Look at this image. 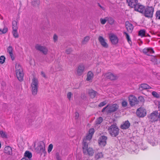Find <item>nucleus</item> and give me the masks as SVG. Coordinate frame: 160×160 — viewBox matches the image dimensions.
Wrapping results in <instances>:
<instances>
[{
  "instance_id": "obj_1",
  "label": "nucleus",
  "mask_w": 160,
  "mask_h": 160,
  "mask_svg": "<svg viewBox=\"0 0 160 160\" xmlns=\"http://www.w3.org/2000/svg\"><path fill=\"white\" fill-rule=\"evenodd\" d=\"M119 129L116 124H114L109 127L108 131L109 133L112 137H116L119 133Z\"/></svg>"
},
{
  "instance_id": "obj_2",
  "label": "nucleus",
  "mask_w": 160,
  "mask_h": 160,
  "mask_svg": "<svg viewBox=\"0 0 160 160\" xmlns=\"http://www.w3.org/2000/svg\"><path fill=\"white\" fill-rule=\"evenodd\" d=\"M142 52L143 53L148 56H152L151 61L154 64H157V59L156 58V57L151 55L154 53V51L152 48H145L143 50Z\"/></svg>"
},
{
  "instance_id": "obj_3",
  "label": "nucleus",
  "mask_w": 160,
  "mask_h": 160,
  "mask_svg": "<svg viewBox=\"0 0 160 160\" xmlns=\"http://www.w3.org/2000/svg\"><path fill=\"white\" fill-rule=\"evenodd\" d=\"M16 73V76L18 80L22 81L23 80L24 74L22 68L18 63H16L15 66Z\"/></svg>"
},
{
  "instance_id": "obj_4",
  "label": "nucleus",
  "mask_w": 160,
  "mask_h": 160,
  "mask_svg": "<svg viewBox=\"0 0 160 160\" xmlns=\"http://www.w3.org/2000/svg\"><path fill=\"white\" fill-rule=\"evenodd\" d=\"M82 144L83 153L85 155L92 156L94 153L93 149L92 148H88V144H86V142Z\"/></svg>"
},
{
  "instance_id": "obj_5",
  "label": "nucleus",
  "mask_w": 160,
  "mask_h": 160,
  "mask_svg": "<svg viewBox=\"0 0 160 160\" xmlns=\"http://www.w3.org/2000/svg\"><path fill=\"white\" fill-rule=\"evenodd\" d=\"M38 87V79L35 78H33L31 84V91L33 95H35L37 94Z\"/></svg>"
},
{
  "instance_id": "obj_6",
  "label": "nucleus",
  "mask_w": 160,
  "mask_h": 160,
  "mask_svg": "<svg viewBox=\"0 0 160 160\" xmlns=\"http://www.w3.org/2000/svg\"><path fill=\"white\" fill-rule=\"evenodd\" d=\"M34 147L36 151L38 153H41L42 154L43 152L44 153H46L45 149V143L42 141L39 142L37 144V146L35 148V145H34Z\"/></svg>"
},
{
  "instance_id": "obj_7",
  "label": "nucleus",
  "mask_w": 160,
  "mask_h": 160,
  "mask_svg": "<svg viewBox=\"0 0 160 160\" xmlns=\"http://www.w3.org/2000/svg\"><path fill=\"white\" fill-rule=\"evenodd\" d=\"M154 9L152 7H148L146 8L143 14L147 18H152L153 16Z\"/></svg>"
},
{
  "instance_id": "obj_8",
  "label": "nucleus",
  "mask_w": 160,
  "mask_h": 160,
  "mask_svg": "<svg viewBox=\"0 0 160 160\" xmlns=\"http://www.w3.org/2000/svg\"><path fill=\"white\" fill-rule=\"evenodd\" d=\"M149 121L152 122L158 120L159 118V115L158 111H155L148 116Z\"/></svg>"
},
{
  "instance_id": "obj_9",
  "label": "nucleus",
  "mask_w": 160,
  "mask_h": 160,
  "mask_svg": "<svg viewBox=\"0 0 160 160\" xmlns=\"http://www.w3.org/2000/svg\"><path fill=\"white\" fill-rule=\"evenodd\" d=\"M35 48L42 52L44 54L46 55L48 52V49L45 47L42 46L39 44H37L35 46Z\"/></svg>"
},
{
  "instance_id": "obj_10",
  "label": "nucleus",
  "mask_w": 160,
  "mask_h": 160,
  "mask_svg": "<svg viewBox=\"0 0 160 160\" xmlns=\"http://www.w3.org/2000/svg\"><path fill=\"white\" fill-rule=\"evenodd\" d=\"M104 77L107 79H109L111 80H114L118 79V76L115 74L110 72H108L103 74Z\"/></svg>"
},
{
  "instance_id": "obj_11",
  "label": "nucleus",
  "mask_w": 160,
  "mask_h": 160,
  "mask_svg": "<svg viewBox=\"0 0 160 160\" xmlns=\"http://www.w3.org/2000/svg\"><path fill=\"white\" fill-rule=\"evenodd\" d=\"M136 114L140 117H143L146 115V110L143 108H140L137 109Z\"/></svg>"
},
{
  "instance_id": "obj_12",
  "label": "nucleus",
  "mask_w": 160,
  "mask_h": 160,
  "mask_svg": "<svg viewBox=\"0 0 160 160\" xmlns=\"http://www.w3.org/2000/svg\"><path fill=\"white\" fill-rule=\"evenodd\" d=\"M109 36L112 44L116 45L118 43V38L116 35L111 33L109 34Z\"/></svg>"
},
{
  "instance_id": "obj_13",
  "label": "nucleus",
  "mask_w": 160,
  "mask_h": 160,
  "mask_svg": "<svg viewBox=\"0 0 160 160\" xmlns=\"http://www.w3.org/2000/svg\"><path fill=\"white\" fill-rule=\"evenodd\" d=\"M129 102L130 105L132 106L138 104L139 101L135 96L131 95L129 97Z\"/></svg>"
},
{
  "instance_id": "obj_14",
  "label": "nucleus",
  "mask_w": 160,
  "mask_h": 160,
  "mask_svg": "<svg viewBox=\"0 0 160 160\" xmlns=\"http://www.w3.org/2000/svg\"><path fill=\"white\" fill-rule=\"evenodd\" d=\"M107 137L104 136H102L100 137L98 139V143L101 146L104 147L106 144V140Z\"/></svg>"
},
{
  "instance_id": "obj_15",
  "label": "nucleus",
  "mask_w": 160,
  "mask_h": 160,
  "mask_svg": "<svg viewBox=\"0 0 160 160\" xmlns=\"http://www.w3.org/2000/svg\"><path fill=\"white\" fill-rule=\"evenodd\" d=\"M134 8L136 11H138L142 13H144L145 9V7L144 6L140 5L138 3Z\"/></svg>"
},
{
  "instance_id": "obj_16",
  "label": "nucleus",
  "mask_w": 160,
  "mask_h": 160,
  "mask_svg": "<svg viewBox=\"0 0 160 160\" xmlns=\"http://www.w3.org/2000/svg\"><path fill=\"white\" fill-rule=\"evenodd\" d=\"M98 40L102 46L105 48L108 47V45L106 42L104 38L102 36H100L98 37Z\"/></svg>"
},
{
  "instance_id": "obj_17",
  "label": "nucleus",
  "mask_w": 160,
  "mask_h": 160,
  "mask_svg": "<svg viewBox=\"0 0 160 160\" xmlns=\"http://www.w3.org/2000/svg\"><path fill=\"white\" fill-rule=\"evenodd\" d=\"M118 106L117 104H114L110 106L108 108V112H112L117 111L118 109Z\"/></svg>"
},
{
  "instance_id": "obj_18",
  "label": "nucleus",
  "mask_w": 160,
  "mask_h": 160,
  "mask_svg": "<svg viewBox=\"0 0 160 160\" xmlns=\"http://www.w3.org/2000/svg\"><path fill=\"white\" fill-rule=\"evenodd\" d=\"M125 26L128 31L131 32L133 30V25L129 22L128 21H127L125 22Z\"/></svg>"
},
{
  "instance_id": "obj_19",
  "label": "nucleus",
  "mask_w": 160,
  "mask_h": 160,
  "mask_svg": "<svg viewBox=\"0 0 160 160\" xmlns=\"http://www.w3.org/2000/svg\"><path fill=\"white\" fill-rule=\"evenodd\" d=\"M128 5L132 8H134L138 3V0H127Z\"/></svg>"
},
{
  "instance_id": "obj_20",
  "label": "nucleus",
  "mask_w": 160,
  "mask_h": 160,
  "mask_svg": "<svg viewBox=\"0 0 160 160\" xmlns=\"http://www.w3.org/2000/svg\"><path fill=\"white\" fill-rule=\"evenodd\" d=\"M130 125V123L127 120L124 122L121 125L120 128L123 129H128Z\"/></svg>"
},
{
  "instance_id": "obj_21",
  "label": "nucleus",
  "mask_w": 160,
  "mask_h": 160,
  "mask_svg": "<svg viewBox=\"0 0 160 160\" xmlns=\"http://www.w3.org/2000/svg\"><path fill=\"white\" fill-rule=\"evenodd\" d=\"M4 152L8 155H11L12 154V148L9 146H7L4 148Z\"/></svg>"
},
{
  "instance_id": "obj_22",
  "label": "nucleus",
  "mask_w": 160,
  "mask_h": 160,
  "mask_svg": "<svg viewBox=\"0 0 160 160\" xmlns=\"http://www.w3.org/2000/svg\"><path fill=\"white\" fill-rule=\"evenodd\" d=\"M92 136L89 134L85 137L83 140L82 144H84L86 142V144H89L90 142V141L92 138Z\"/></svg>"
},
{
  "instance_id": "obj_23",
  "label": "nucleus",
  "mask_w": 160,
  "mask_h": 160,
  "mask_svg": "<svg viewBox=\"0 0 160 160\" xmlns=\"http://www.w3.org/2000/svg\"><path fill=\"white\" fill-rule=\"evenodd\" d=\"M84 69V67L83 65L81 64L79 65L77 70L78 74L79 76L81 75L83 72Z\"/></svg>"
},
{
  "instance_id": "obj_24",
  "label": "nucleus",
  "mask_w": 160,
  "mask_h": 160,
  "mask_svg": "<svg viewBox=\"0 0 160 160\" xmlns=\"http://www.w3.org/2000/svg\"><path fill=\"white\" fill-rule=\"evenodd\" d=\"M7 52L9 54V55L12 60H13L15 58L13 55V49L12 46H9L7 48Z\"/></svg>"
},
{
  "instance_id": "obj_25",
  "label": "nucleus",
  "mask_w": 160,
  "mask_h": 160,
  "mask_svg": "<svg viewBox=\"0 0 160 160\" xmlns=\"http://www.w3.org/2000/svg\"><path fill=\"white\" fill-rule=\"evenodd\" d=\"M151 88L150 86L145 83L141 84L139 88V89L140 90H142L143 89H148Z\"/></svg>"
},
{
  "instance_id": "obj_26",
  "label": "nucleus",
  "mask_w": 160,
  "mask_h": 160,
  "mask_svg": "<svg viewBox=\"0 0 160 160\" xmlns=\"http://www.w3.org/2000/svg\"><path fill=\"white\" fill-rule=\"evenodd\" d=\"M88 94L90 97L93 98L95 97L97 92L92 89H90L88 91Z\"/></svg>"
},
{
  "instance_id": "obj_27",
  "label": "nucleus",
  "mask_w": 160,
  "mask_h": 160,
  "mask_svg": "<svg viewBox=\"0 0 160 160\" xmlns=\"http://www.w3.org/2000/svg\"><path fill=\"white\" fill-rule=\"evenodd\" d=\"M32 157V153L29 151H27L24 153V157L28 158L29 159H31Z\"/></svg>"
},
{
  "instance_id": "obj_28",
  "label": "nucleus",
  "mask_w": 160,
  "mask_h": 160,
  "mask_svg": "<svg viewBox=\"0 0 160 160\" xmlns=\"http://www.w3.org/2000/svg\"><path fill=\"white\" fill-rule=\"evenodd\" d=\"M40 3V1L39 0H35L32 1L31 4L33 7H39Z\"/></svg>"
},
{
  "instance_id": "obj_29",
  "label": "nucleus",
  "mask_w": 160,
  "mask_h": 160,
  "mask_svg": "<svg viewBox=\"0 0 160 160\" xmlns=\"http://www.w3.org/2000/svg\"><path fill=\"white\" fill-rule=\"evenodd\" d=\"M93 74L92 72L89 71L88 73L87 78H86V80L87 81H89L92 80L93 78Z\"/></svg>"
},
{
  "instance_id": "obj_30",
  "label": "nucleus",
  "mask_w": 160,
  "mask_h": 160,
  "mask_svg": "<svg viewBox=\"0 0 160 160\" xmlns=\"http://www.w3.org/2000/svg\"><path fill=\"white\" fill-rule=\"evenodd\" d=\"M12 27L13 30H17L18 27L17 25V22L16 21H13L12 22Z\"/></svg>"
},
{
  "instance_id": "obj_31",
  "label": "nucleus",
  "mask_w": 160,
  "mask_h": 160,
  "mask_svg": "<svg viewBox=\"0 0 160 160\" xmlns=\"http://www.w3.org/2000/svg\"><path fill=\"white\" fill-rule=\"evenodd\" d=\"M146 31L144 29H141L138 32V35L142 37L145 36Z\"/></svg>"
},
{
  "instance_id": "obj_32",
  "label": "nucleus",
  "mask_w": 160,
  "mask_h": 160,
  "mask_svg": "<svg viewBox=\"0 0 160 160\" xmlns=\"http://www.w3.org/2000/svg\"><path fill=\"white\" fill-rule=\"evenodd\" d=\"M90 39V38L88 36H87L85 37L83 40L82 41V44H86Z\"/></svg>"
},
{
  "instance_id": "obj_33",
  "label": "nucleus",
  "mask_w": 160,
  "mask_h": 160,
  "mask_svg": "<svg viewBox=\"0 0 160 160\" xmlns=\"http://www.w3.org/2000/svg\"><path fill=\"white\" fill-rule=\"evenodd\" d=\"M103 157V154L102 152H98L95 155V158L97 160Z\"/></svg>"
},
{
  "instance_id": "obj_34",
  "label": "nucleus",
  "mask_w": 160,
  "mask_h": 160,
  "mask_svg": "<svg viewBox=\"0 0 160 160\" xmlns=\"http://www.w3.org/2000/svg\"><path fill=\"white\" fill-rule=\"evenodd\" d=\"M0 135L2 138H7V135L6 132L2 130L0 131Z\"/></svg>"
},
{
  "instance_id": "obj_35",
  "label": "nucleus",
  "mask_w": 160,
  "mask_h": 160,
  "mask_svg": "<svg viewBox=\"0 0 160 160\" xmlns=\"http://www.w3.org/2000/svg\"><path fill=\"white\" fill-rule=\"evenodd\" d=\"M8 29L7 28L5 27L2 30L0 29V34L6 33L8 31Z\"/></svg>"
},
{
  "instance_id": "obj_36",
  "label": "nucleus",
  "mask_w": 160,
  "mask_h": 160,
  "mask_svg": "<svg viewBox=\"0 0 160 160\" xmlns=\"http://www.w3.org/2000/svg\"><path fill=\"white\" fill-rule=\"evenodd\" d=\"M103 121V118L102 117H99L98 118L96 121V124H99Z\"/></svg>"
},
{
  "instance_id": "obj_37",
  "label": "nucleus",
  "mask_w": 160,
  "mask_h": 160,
  "mask_svg": "<svg viewBox=\"0 0 160 160\" xmlns=\"http://www.w3.org/2000/svg\"><path fill=\"white\" fill-rule=\"evenodd\" d=\"M108 17H106L104 18H101L100 19V21L101 23L102 24H104L107 21H108Z\"/></svg>"
},
{
  "instance_id": "obj_38",
  "label": "nucleus",
  "mask_w": 160,
  "mask_h": 160,
  "mask_svg": "<svg viewBox=\"0 0 160 160\" xmlns=\"http://www.w3.org/2000/svg\"><path fill=\"white\" fill-rule=\"evenodd\" d=\"M155 16L157 19L160 20V10H158L156 12Z\"/></svg>"
},
{
  "instance_id": "obj_39",
  "label": "nucleus",
  "mask_w": 160,
  "mask_h": 160,
  "mask_svg": "<svg viewBox=\"0 0 160 160\" xmlns=\"http://www.w3.org/2000/svg\"><path fill=\"white\" fill-rule=\"evenodd\" d=\"M17 30H13L12 32L13 36L15 38H18V35Z\"/></svg>"
},
{
  "instance_id": "obj_40",
  "label": "nucleus",
  "mask_w": 160,
  "mask_h": 160,
  "mask_svg": "<svg viewBox=\"0 0 160 160\" xmlns=\"http://www.w3.org/2000/svg\"><path fill=\"white\" fill-rule=\"evenodd\" d=\"M123 34L126 35V38H127V40H128V42L129 43H130V42H131V40L128 34V33H127L126 32H123Z\"/></svg>"
},
{
  "instance_id": "obj_41",
  "label": "nucleus",
  "mask_w": 160,
  "mask_h": 160,
  "mask_svg": "<svg viewBox=\"0 0 160 160\" xmlns=\"http://www.w3.org/2000/svg\"><path fill=\"white\" fill-rule=\"evenodd\" d=\"M108 23L111 25L113 24L114 22V20L113 19L110 17L108 18Z\"/></svg>"
},
{
  "instance_id": "obj_42",
  "label": "nucleus",
  "mask_w": 160,
  "mask_h": 160,
  "mask_svg": "<svg viewBox=\"0 0 160 160\" xmlns=\"http://www.w3.org/2000/svg\"><path fill=\"white\" fill-rule=\"evenodd\" d=\"M5 58L3 56H2L0 57V63H3L5 61Z\"/></svg>"
},
{
  "instance_id": "obj_43",
  "label": "nucleus",
  "mask_w": 160,
  "mask_h": 160,
  "mask_svg": "<svg viewBox=\"0 0 160 160\" xmlns=\"http://www.w3.org/2000/svg\"><path fill=\"white\" fill-rule=\"evenodd\" d=\"M72 51V50L71 48H69L66 50L65 52L67 54H68L70 53Z\"/></svg>"
},
{
  "instance_id": "obj_44",
  "label": "nucleus",
  "mask_w": 160,
  "mask_h": 160,
  "mask_svg": "<svg viewBox=\"0 0 160 160\" xmlns=\"http://www.w3.org/2000/svg\"><path fill=\"white\" fill-rule=\"evenodd\" d=\"M128 102L125 100H123L122 102V106L123 107H125L127 106Z\"/></svg>"
},
{
  "instance_id": "obj_45",
  "label": "nucleus",
  "mask_w": 160,
  "mask_h": 160,
  "mask_svg": "<svg viewBox=\"0 0 160 160\" xmlns=\"http://www.w3.org/2000/svg\"><path fill=\"white\" fill-rule=\"evenodd\" d=\"M53 146L52 144H50L48 146V152L49 153L52 151V148H53Z\"/></svg>"
},
{
  "instance_id": "obj_46",
  "label": "nucleus",
  "mask_w": 160,
  "mask_h": 160,
  "mask_svg": "<svg viewBox=\"0 0 160 160\" xmlns=\"http://www.w3.org/2000/svg\"><path fill=\"white\" fill-rule=\"evenodd\" d=\"M94 132V129L93 128L90 129L89 130V134L92 136Z\"/></svg>"
},
{
  "instance_id": "obj_47",
  "label": "nucleus",
  "mask_w": 160,
  "mask_h": 160,
  "mask_svg": "<svg viewBox=\"0 0 160 160\" xmlns=\"http://www.w3.org/2000/svg\"><path fill=\"white\" fill-rule=\"evenodd\" d=\"M152 95L156 98H158L159 97V95L156 92L153 91L152 93Z\"/></svg>"
},
{
  "instance_id": "obj_48",
  "label": "nucleus",
  "mask_w": 160,
  "mask_h": 160,
  "mask_svg": "<svg viewBox=\"0 0 160 160\" xmlns=\"http://www.w3.org/2000/svg\"><path fill=\"white\" fill-rule=\"evenodd\" d=\"M138 101L143 103L145 101V100L144 98L142 96H139L138 98Z\"/></svg>"
},
{
  "instance_id": "obj_49",
  "label": "nucleus",
  "mask_w": 160,
  "mask_h": 160,
  "mask_svg": "<svg viewBox=\"0 0 160 160\" xmlns=\"http://www.w3.org/2000/svg\"><path fill=\"white\" fill-rule=\"evenodd\" d=\"M106 103L105 102H102L99 104L98 106L99 107H102L106 104Z\"/></svg>"
},
{
  "instance_id": "obj_50",
  "label": "nucleus",
  "mask_w": 160,
  "mask_h": 160,
  "mask_svg": "<svg viewBox=\"0 0 160 160\" xmlns=\"http://www.w3.org/2000/svg\"><path fill=\"white\" fill-rule=\"evenodd\" d=\"M58 37L55 34H54L53 37V39L54 42H55L57 41Z\"/></svg>"
},
{
  "instance_id": "obj_51",
  "label": "nucleus",
  "mask_w": 160,
  "mask_h": 160,
  "mask_svg": "<svg viewBox=\"0 0 160 160\" xmlns=\"http://www.w3.org/2000/svg\"><path fill=\"white\" fill-rule=\"evenodd\" d=\"M72 93L71 92H69L67 94V98H68L70 100L71 96L72 95Z\"/></svg>"
},
{
  "instance_id": "obj_52",
  "label": "nucleus",
  "mask_w": 160,
  "mask_h": 160,
  "mask_svg": "<svg viewBox=\"0 0 160 160\" xmlns=\"http://www.w3.org/2000/svg\"><path fill=\"white\" fill-rule=\"evenodd\" d=\"M79 117V114L78 113L76 112L75 113V119H77Z\"/></svg>"
},
{
  "instance_id": "obj_53",
  "label": "nucleus",
  "mask_w": 160,
  "mask_h": 160,
  "mask_svg": "<svg viewBox=\"0 0 160 160\" xmlns=\"http://www.w3.org/2000/svg\"><path fill=\"white\" fill-rule=\"evenodd\" d=\"M41 74L42 75V76L45 78H46V75L45 74V73H44V72H41Z\"/></svg>"
},
{
  "instance_id": "obj_54",
  "label": "nucleus",
  "mask_w": 160,
  "mask_h": 160,
  "mask_svg": "<svg viewBox=\"0 0 160 160\" xmlns=\"http://www.w3.org/2000/svg\"><path fill=\"white\" fill-rule=\"evenodd\" d=\"M108 105L106 107L104 108L102 110V112H103L105 110V109L108 107Z\"/></svg>"
},
{
  "instance_id": "obj_55",
  "label": "nucleus",
  "mask_w": 160,
  "mask_h": 160,
  "mask_svg": "<svg viewBox=\"0 0 160 160\" xmlns=\"http://www.w3.org/2000/svg\"><path fill=\"white\" fill-rule=\"evenodd\" d=\"M21 160H32V159H29L28 158L23 157L21 159Z\"/></svg>"
},
{
  "instance_id": "obj_56",
  "label": "nucleus",
  "mask_w": 160,
  "mask_h": 160,
  "mask_svg": "<svg viewBox=\"0 0 160 160\" xmlns=\"http://www.w3.org/2000/svg\"><path fill=\"white\" fill-rule=\"evenodd\" d=\"M99 6L100 8H102V9L104 10V8L103 7H102L99 4Z\"/></svg>"
},
{
  "instance_id": "obj_57",
  "label": "nucleus",
  "mask_w": 160,
  "mask_h": 160,
  "mask_svg": "<svg viewBox=\"0 0 160 160\" xmlns=\"http://www.w3.org/2000/svg\"><path fill=\"white\" fill-rule=\"evenodd\" d=\"M57 159L58 160H61L59 158H57Z\"/></svg>"
}]
</instances>
